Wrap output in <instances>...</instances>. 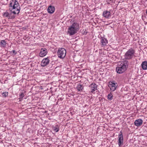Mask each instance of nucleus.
Masks as SVG:
<instances>
[{"instance_id":"c85d7f7f","label":"nucleus","mask_w":147,"mask_h":147,"mask_svg":"<svg viewBox=\"0 0 147 147\" xmlns=\"http://www.w3.org/2000/svg\"><path fill=\"white\" fill-rule=\"evenodd\" d=\"M87 32H86L85 34H87Z\"/></svg>"},{"instance_id":"20e7f679","label":"nucleus","mask_w":147,"mask_h":147,"mask_svg":"<svg viewBox=\"0 0 147 147\" xmlns=\"http://www.w3.org/2000/svg\"><path fill=\"white\" fill-rule=\"evenodd\" d=\"M118 86L117 83L115 81H110L109 82V86L110 87L111 90L115 91Z\"/></svg>"},{"instance_id":"bb28decb","label":"nucleus","mask_w":147,"mask_h":147,"mask_svg":"<svg viewBox=\"0 0 147 147\" xmlns=\"http://www.w3.org/2000/svg\"><path fill=\"white\" fill-rule=\"evenodd\" d=\"M146 14L147 15V9L146 10Z\"/></svg>"},{"instance_id":"1a4fd4ad","label":"nucleus","mask_w":147,"mask_h":147,"mask_svg":"<svg viewBox=\"0 0 147 147\" xmlns=\"http://www.w3.org/2000/svg\"><path fill=\"white\" fill-rule=\"evenodd\" d=\"M116 71L117 73L120 74L124 72L126 70L124 69L123 67L119 65L116 67Z\"/></svg>"},{"instance_id":"393cba45","label":"nucleus","mask_w":147,"mask_h":147,"mask_svg":"<svg viewBox=\"0 0 147 147\" xmlns=\"http://www.w3.org/2000/svg\"><path fill=\"white\" fill-rule=\"evenodd\" d=\"M24 93L23 92L21 93V94L20 95V99H22L23 97L24 96Z\"/></svg>"},{"instance_id":"4468645a","label":"nucleus","mask_w":147,"mask_h":147,"mask_svg":"<svg viewBox=\"0 0 147 147\" xmlns=\"http://www.w3.org/2000/svg\"><path fill=\"white\" fill-rule=\"evenodd\" d=\"M102 16L105 18H109L111 17V13L110 11L106 10L103 12Z\"/></svg>"},{"instance_id":"5701e85b","label":"nucleus","mask_w":147,"mask_h":147,"mask_svg":"<svg viewBox=\"0 0 147 147\" xmlns=\"http://www.w3.org/2000/svg\"><path fill=\"white\" fill-rule=\"evenodd\" d=\"M53 130L56 132H58L59 130V129L58 127H53Z\"/></svg>"},{"instance_id":"9d476101","label":"nucleus","mask_w":147,"mask_h":147,"mask_svg":"<svg viewBox=\"0 0 147 147\" xmlns=\"http://www.w3.org/2000/svg\"><path fill=\"white\" fill-rule=\"evenodd\" d=\"M129 65V62L125 60L122 61L120 64L122 67H123L124 69L126 70L127 68Z\"/></svg>"},{"instance_id":"412c9836","label":"nucleus","mask_w":147,"mask_h":147,"mask_svg":"<svg viewBox=\"0 0 147 147\" xmlns=\"http://www.w3.org/2000/svg\"><path fill=\"white\" fill-rule=\"evenodd\" d=\"M107 98L108 99L111 100L113 99V95L111 93L109 94L107 96Z\"/></svg>"},{"instance_id":"b1692460","label":"nucleus","mask_w":147,"mask_h":147,"mask_svg":"<svg viewBox=\"0 0 147 147\" xmlns=\"http://www.w3.org/2000/svg\"><path fill=\"white\" fill-rule=\"evenodd\" d=\"M8 92H6V91L2 93V95L3 96H4V97H6L8 96Z\"/></svg>"},{"instance_id":"2eb2a0df","label":"nucleus","mask_w":147,"mask_h":147,"mask_svg":"<svg viewBox=\"0 0 147 147\" xmlns=\"http://www.w3.org/2000/svg\"><path fill=\"white\" fill-rule=\"evenodd\" d=\"M100 42L102 45L105 46L108 43L107 39L104 37H101L100 38Z\"/></svg>"},{"instance_id":"cd10ccee","label":"nucleus","mask_w":147,"mask_h":147,"mask_svg":"<svg viewBox=\"0 0 147 147\" xmlns=\"http://www.w3.org/2000/svg\"><path fill=\"white\" fill-rule=\"evenodd\" d=\"M83 32V34H84L86 32L84 31Z\"/></svg>"},{"instance_id":"0eeeda50","label":"nucleus","mask_w":147,"mask_h":147,"mask_svg":"<svg viewBox=\"0 0 147 147\" xmlns=\"http://www.w3.org/2000/svg\"><path fill=\"white\" fill-rule=\"evenodd\" d=\"M11 11H10V13H9L7 11L4 12L3 14V16L5 17L8 18V19H13L15 18V16L14 15H12V13Z\"/></svg>"},{"instance_id":"f3484780","label":"nucleus","mask_w":147,"mask_h":147,"mask_svg":"<svg viewBox=\"0 0 147 147\" xmlns=\"http://www.w3.org/2000/svg\"><path fill=\"white\" fill-rule=\"evenodd\" d=\"M55 7L54 6L50 5L48 8V12L49 13H53L55 11Z\"/></svg>"},{"instance_id":"f03ea898","label":"nucleus","mask_w":147,"mask_h":147,"mask_svg":"<svg viewBox=\"0 0 147 147\" xmlns=\"http://www.w3.org/2000/svg\"><path fill=\"white\" fill-rule=\"evenodd\" d=\"M135 53V50L132 48H131L125 53L124 55L125 59L126 60L131 59L133 58Z\"/></svg>"},{"instance_id":"f257e3e1","label":"nucleus","mask_w":147,"mask_h":147,"mask_svg":"<svg viewBox=\"0 0 147 147\" xmlns=\"http://www.w3.org/2000/svg\"><path fill=\"white\" fill-rule=\"evenodd\" d=\"M9 10L14 14L19 13L20 8L19 3L16 0H12L9 4Z\"/></svg>"},{"instance_id":"6e6552de","label":"nucleus","mask_w":147,"mask_h":147,"mask_svg":"<svg viewBox=\"0 0 147 147\" xmlns=\"http://www.w3.org/2000/svg\"><path fill=\"white\" fill-rule=\"evenodd\" d=\"M47 53V51L46 49L42 48L41 49L40 51L39 54V56L41 57L45 56Z\"/></svg>"},{"instance_id":"a211bd4d","label":"nucleus","mask_w":147,"mask_h":147,"mask_svg":"<svg viewBox=\"0 0 147 147\" xmlns=\"http://www.w3.org/2000/svg\"><path fill=\"white\" fill-rule=\"evenodd\" d=\"M142 68L144 70L147 69V61H144L141 64Z\"/></svg>"},{"instance_id":"4be33fe9","label":"nucleus","mask_w":147,"mask_h":147,"mask_svg":"<svg viewBox=\"0 0 147 147\" xmlns=\"http://www.w3.org/2000/svg\"><path fill=\"white\" fill-rule=\"evenodd\" d=\"M9 53L10 54H11L12 55H15L17 53V52L14 50H13L11 51H9Z\"/></svg>"},{"instance_id":"a878e982","label":"nucleus","mask_w":147,"mask_h":147,"mask_svg":"<svg viewBox=\"0 0 147 147\" xmlns=\"http://www.w3.org/2000/svg\"><path fill=\"white\" fill-rule=\"evenodd\" d=\"M28 37V36H27V35H26L25 36H24L23 38V39H24V40H26L27 38Z\"/></svg>"},{"instance_id":"39448f33","label":"nucleus","mask_w":147,"mask_h":147,"mask_svg":"<svg viewBox=\"0 0 147 147\" xmlns=\"http://www.w3.org/2000/svg\"><path fill=\"white\" fill-rule=\"evenodd\" d=\"M78 31L75 29L73 27L69 26L67 32L69 36H72L76 34Z\"/></svg>"},{"instance_id":"423d86ee","label":"nucleus","mask_w":147,"mask_h":147,"mask_svg":"<svg viewBox=\"0 0 147 147\" xmlns=\"http://www.w3.org/2000/svg\"><path fill=\"white\" fill-rule=\"evenodd\" d=\"M118 144L119 146L120 147L123 144V138L122 133L121 131L120 132L119 134L118 135Z\"/></svg>"},{"instance_id":"ddd939ff","label":"nucleus","mask_w":147,"mask_h":147,"mask_svg":"<svg viewBox=\"0 0 147 147\" xmlns=\"http://www.w3.org/2000/svg\"><path fill=\"white\" fill-rule=\"evenodd\" d=\"M70 26L73 27L75 29L78 30H79L80 29L79 24L76 22H74Z\"/></svg>"},{"instance_id":"7ed1b4c3","label":"nucleus","mask_w":147,"mask_h":147,"mask_svg":"<svg viewBox=\"0 0 147 147\" xmlns=\"http://www.w3.org/2000/svg\"><path fill=\"white\" fill-rule=\"evenodd\" d=\"M66 50L64 48H59L57 51V55L59 58L63 59L65 57L66 54Z\"/></svg>"},{"instance_id":"f8f14e48","label":"nucleus","mask_w":147,"mask_h":147,"mask_svg":"<svg viewBox=\"0 0 147 147\" xmlns=\"http://www.w3.org/2000/svg\"><path fill=\"white\" fill-rule=\"evenodd\" d=\"M97 85L95 83L91 84L90 87L91 88V92L92 93H93L96 90H97Z\"/></svg>"},{"instance_id":"6ab92c4d","label":"nucleus","mask_w":147,"mask_h":147,"mask_svg":"<svg viewBox=\"0 0 147 147\" xmlns=\"http://www.w3.org/2000/svg\"><path fill=\"white\" fill-rule=\"evenodd\" d=\"M76 88L78 91H81L84 88V86L82 85L79 84L78 85Z\"/></svg>"},{"instance_id":"dca6fc26","label":"nucleus","mask_w":147,"mask_h":147,"mask_svg":"<svg viewBox=\"0 0 147 147\" xmlns=\"http://www.w3.org/2000/svg\"><path fill=\"white\" fill-rule=\"evenodd\" d=\"M143 121L142 119H138L135 121L134 123V125L137 126H140L142 124Z\"/></svg>"},{"instance_id":"9b49d317","label":"nucleus","mask_w":147,"mask_h":147,"mask_svg":"<svg viewBox=\"0 0 147 147\" xmlns=\"http://www.w3.org/2000/svg\"><path fill=\"white\" fill-rule=\"evenodd\" d=\"M49 60L48 57L43 59L41 61V66L45 67L47 65L49 62Z\"/></svg>"},{"instance_id":"c756f323","label":"nucleus","mask_w":147,"mask_h":147,"mask_svg":"<svg viewBox=\"0 0 147 147\" xmlns=\"http://www.w3.org/2000/svg\"><path fill=\"white\" fill-rule=\"evenodd\" d=\"M109 0L110 1H111V0Z\"/></svg>"},{"instance_id":"aec40b11","label":"nucleus","mask_w":147,"mask_h":147,"mask_svg":"<svg viewBox=\"0 0 147 147\" xmlns=\"http://www.w3.org/2000/svg\"><path fill=\"white\" fill-rule=\"evenodd\" d=\"M0 44L1 47H5L6 43L5 40H1L0 42Z\"/></svg>"}]
</instances>
